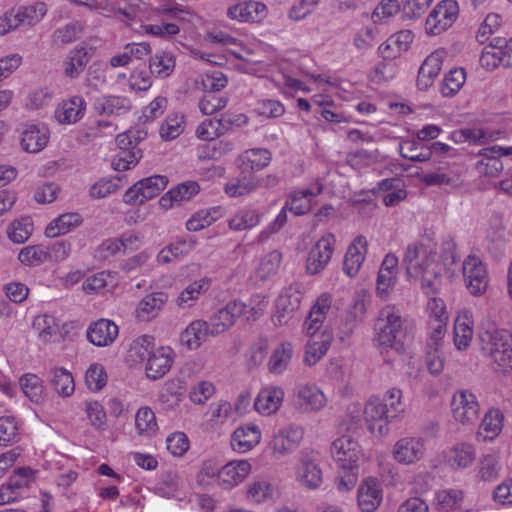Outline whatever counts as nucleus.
Instances as JSON below:
<instances>
[{
    "label": "nucleus",
    "instance_id": "nucleus-1",
    "mask_svg": "<svg viewBox=\"0 0 512 512\" xmlns=\"http://www.w3.org/2000/svg\"><path fill=\"white\" fill-rule=\"evenodd\" d=\"M403 265L409 278L421 280V289L427 296L440 290L442 266L433 245L419 242L409 244L404 252Z\"/></svg>",
    "mask_w": 512,
    "mask_h": 512
},
{
    "label": "nucleus",
    "instance_id": "nucleus-20",
    "mask_svg": "<svg viewBox=\"0 0 512 512\" xmlns=\"http://www.w3.org/2000/svg\"><path fill=\"white\" fill-rule=\"evenodd\" d=\"M175 353L168 346L155 349L147 358L145 372L149 379L158 380L169 372L174 362Z\"/></svg>",
    "mask_w": 512,
    "mask_h": 512
},
{
    "label": "nucleus",
    "instance_id": "nucleus-38",
    "mask_svg": "<svg viewBox=\"0 0 512 512\" xmlns=\"http://www.w3.org/2000/svg\"><path fill=\"white\" fill-rule=\"evenodd\" d=\"M279 183V178L276 175L269 174L265 177L260 178L257 182L253 181H231L226 184L225 192L230 197H238L249 194L254 191L257 187L272 188Z\"/></svg>",
    "mask_w": 512,
    "mask_h": 512
},
{
    "label": "nucleus",
    "instance_id": "nucleus-46",
    "mask_svg": "<svg viewBox=\"0 0 512 512\" xmlns=\"http://www.w3.org/2000/svg\"><path fill=\"white\" fill-rule=\"evenodd\" d=\"M399 152L403 158L414 162H425L432 156L431 148L415 139L401 141L399 143Z\"/></svg>",
    "mask_w": 512,
    "mask_h": 512
},
{
    "label": "nucleus",
    "instance_id": "nucleus-51",
    "mask_svg": "<svg viewBox=\"0 0 512 512\" xmlns=\"http://www.w3.org/2000/svg\"><path fill=\"white\" fill-rule=\"evenodd\" d=\"M155 339L151 335H142L137 337L130 345L128 358L133 362H144L150 357L155 349Z\"/></svg>",
    "mask_w": 512,
    "mask_h": 512
},
{
    "label": "nucleus",
    "instance_id": "nucleus-13",
    "mask_svg": "<svg viewBox=\"0 0 512 512\" xmlns=\"http://www.w3.org/2000/svg\"><path fill=\"white\" fill-rule=\"evenodd\" d=\"M479 409L477 397L472 392L460 390L454 393L451 410L455 421L464 425L474 424L479 417Z\"/></svg>",
    "mask_w": 512,
    "mask_h": 512
},
{
    "label": "nucleus",
    "instance_id": "nucleus-52",
    "mask_svg": "<svg viewBox=\"0 0 512 512\" xmlns=\"http://www.w3.org/2000/svg\"><path fill=\"white\" fill-rule=\"evenodd\" d=\"M261 221V214L252 208H243L233 215L228 225L234 231H243L257 226Z\"/></svg>",
    "mask_w": 512,
    "mask_h": 512
},
{
    "label": "nucleus",
    "instance_id": "nucleus-32",
    "mask_svg": "<svg viewBox=\"0 0 512 512\" xmlns=\"http://www.w3.org/2000/svg\"><path fill=\"white\" fill-rule=\"evenodd\" d=\"M284 399V390L278 386H267L258 393L254 407L262 415L269 416L275 413Z\"/></svg>",
    "mask_w": 512,
    "mask_h": 512
},
{
    "label": "nucleus",
    "instance_id": "nucleus-53",
    "mask_svg": "<svg viewBox=\"0 0 512 512\" xmlns=\"http://www.w3.org/2000/svg\"><path fill=\"white\" fill-rule=\"evenodd\" d=\"M16 16L19 17L22 27H32L39 23L47 13L44 2H36L29 6L16 8Z\"/></svg>",
    "mask_w": 512,
    "mask_h": 512
},
{
    "label": "nucleus",
    "instance_id": "nucleus-39",
    "mask_svg": "<svg viewBox=\"0 0 512 512\" xmlns=\"http://www.w3.org/2000/svg\"><path fill=\"white\" fill-rule=\"evenodd\" d=\"M473 319L471 312L465 310L458 314L454 323V344L458 350H465L473 337Z\"/></svg>",
    "mask_w": 512,
    "mask_h": 512
},
{
    "label": "nucleus",
    "instance_id": "nucleus-58",
    "mask_svg": "<svg viewBox=\"0 0 512 512\" xmlns=\"http://www.w3.org/2000/svg\"><path fill=\"white\" fill-rule=\"evenodd\" d=\"M476 457L475 448L471 444L461 443L451 449L449 462L452 467L463 469L470 466Z\"/></svg>",
    "mask_w": 512,
    "mask_h": 512
},
{
    "label": "nucleus",
    "instance_id": "nucleus-62",
    "mask_svg": "<svg viewBox=\"0 0 512 512\" xmlns=\"http://www.w3.org/2000/svg\"><path fill=\"white\" fill-rule=\"evenodd\" d=\"M412 36L410 31H401L396 35L390 37L385 43L381 44L379 47V51L384 58H395L396 53H388V48H392L396 46L397 52L406 51L408 49V45L411 42Z\"/></svg>",
    "mask_w": 512,
    "mask_h": 512
},
{
    "label": "nucleus",
    "instance_id": "nucleus-21",
    "mask_svg": "<svg viewBox=\"0 0 512 512\" xmlns=\"http://www.w3.org/2000/svg\"><path fill=\"white\" fill-rule=\"evenodd\" d=\"M383 499L381 483L377 478L368 477L358 488V506L362 512H374Z\"/></svg>",
    "mask_w": 512,
    "mask_h": 512
},
{
    "label": "nucleus",
    "instance_id": "nucleus-59",
    "mask_svg": "<svg viewBox=\"0 0 512 512\" xmlns=\"http://www.w3.org/2000/svg\"><path fill=\"white\" fill-rule=\"evenodd\" d=\"M184 127V115L172 113L168 115L165 121L161 124L159 134L163 140L170 141L180 136L184 131Z\"/></svg>",
    "mask_w": 512,
    "mask_h": 512
},
{
    "label": "nucleus",
    "instance_id": "nucleus-3",
    "mask_svg": "<svg viewBox=\"0 0 512 512\" xmlns=\"http://www.w3.org/2000/svg\"><path fill=\"white\" fill-rule=\"evenodd\" d=\"M324 186L320 179L313 180L306 188L296 189L289 193L287 200L275 219L258 235V242H265L278 232L287 222V210L296 216L305 215L312 209L314 198L323 192Z\"/></svg>",
    "mask_w": 512,
    "mask_h": 512
},
{
    "label": "nucleus",
    "instance_id": "nucleus-34",
    "mask_svg": "<svg viewBox=\"0 0 512 512\" xmlns=\"http://www.w3.org/2000/svg\"><path fill=\"white\" fill-rule=\"evenodd\" d=\"M261 432L256 424L248 423L238 427L232 434L231 445L235 451L244 453L257 445Z\"/></svg>",
    "mask_w": 512,
    "mask_h": 512
},
{
    "label": "nucleus",
    "instance_id": "nucleus-31",
    "mask_svg": "<svg viewBox=\"0 0 512 512\" xmlns=\"http://www.w3.org/2000/svg\"><path fill=\"white\" fill-rule=\"evenodd\" d=\"M212 327L202 319L193 320L181 333V344L189 350L198 349L209 336H212Z\"/></svg>",
    "mask_w": 512,
    "mask_h": 512
},
{
    "label": "nucleus",
    "instance_id": "nucleus-49",
    "mask_svg": "<svg viewBox=\"0 0 512 512\" xmlns=\"http://www.w3.org/2000/svg\"><path fill=\"white\" fill-rule=\"evenodd\" d=\"M175 56L171 52L158 51L150 58V73L158 78H166L172 74L175 69Z\"/></svg>",
    "mask_w": 512,
    "mask_h": 512
},
{
    "label": "nucleus",
    "instance_id": "nucleus-7",
    "mask_svg": "<svg viewBox=\"0 0 512 512\" xmlns=\"http://www.w3.org/2000/svg\"><path fill=\"white\" fill-rule=\"evenodd\" d=\"M459 16V6L455 0L440 1L429 13L425 31L429 35H440L448 30Z\"/></svg>",
    "mask_w": 512,
    "mask_h": 512
},
{
    "label": "nucleus",
    "instance_id": "nucleus-18",
    "mask_svg": "<svg viewBox=\"0 0 512 512\" xmlns=\"http://www.w3.org/2000/svg\"><path fill=\"white\" fill-rule=\"evenodd\" d=\"M304 437L301 426L290 424L280 428L273 436L271 447L274 453L284 456L297 449Z\"/></svg>",
    "mask_w": 512,
    "mask_h": 512
},
{
    "label": "nucleus",
    "instance_id": "nucleus-55",
    "mask_svg": "<svg viewBox=\"0 0 512 512\" xmlns=\"http://www.w3.org/2000/svg\"><path fill=\"white\" fill-rule=\"evenodd\" d=\"M367 301L364 294H357L353 298L352 305L347 313V320L343 334L348 336L356 327L357 323L361 322L366 314Z\"/></svg>",
    "mask_w": 512,
    "mask_h": 512
},
{
    "label": "nucleus",
    "instance_id": "nucleus-44",
    "mask_svg": "<svg viewBox=\"0 0 512 512\" xmlns=\"http://www.w3.org/2000/svg\"><path fill=\"white\" fill-rule=\"evenodd\" d=\"M81 223L82 218L78 213H65L49 223L45 229V235L50 238H55L70 232Z\"/></svg>",
    "mask_w": 512,
    "mask_h": 512
},
{
    "label": "nucleus",
    "instance_id": "nucleus-5",
    "mask_svg": "<svg viewBox=\"0 0 512 512\" xmlns=\"http://www.w3.org/2000/svg\"><path fill=\"white\" fill-rule=\"evenodd\" d=\"M375 332V341L381 352L392 349L402 354L405 351L406 330L400 311L395 306L388 305L380 310Z\"/></svg>",
    "mask_w": 512,
    "mask_h": 512
},
{
    "label": "nucleus",
    "instance_id": "nucleus-28",
    "mask_svg": "<svg viewBox=\"0 0 512 512\" xmlns=\"http://www.w3.org/2000/svg\"><path fill=\"white\" fill-rule=\"evenodd\" d=\"M50 131L44 124L28 125L22 132L21 146L28 153H38L48 144Z\"/></svg>",
    "mask_w": 512,
    "mask_h": 512
},
{
    "label": "nucleus",
    "instance_id": "nucleus-61",
    "mask_svg": "<svg viewBox=\"0 0 512 512\" xmlns=\"http://www.w3.org/2000/svg\"><path fill=\"white\" fill-rule=\"evenodd\" d=\"M225 133L221 117L205 119L196 129L197 138L204 141H212Z\"/></svg>",
    "mask_w": 512,
    "mask_h": 512
},
{
    "label": "nucleus",
    "instance_id": "nucleus-16",
    "mask_svg": "<svg viewBox=\"0 0 512 512\" xmlns=\"http://www.w3.org/2000/svg\"><path fill=\"white\" fill-rule=\"evenodd\" d=\"M463 276L467 289L473 296L482 295L488 286V274L483 262L476 256H468L463 263Z\"/></svg>",
    "mask_w": 512,
    "mask_h": 512
},
{
    "label": "nucleus",
    "instance_id": "nucleus-19",
    "mask_svg": "<svg viewBox=\"0 0 512 512\" xmlns=\"http://www.w3.org/2000/svg\"><path fill=\"white\" fill-rule=\"evenodd\" d=\"M425 454V443L419 437H403L393 447L394 459L404 465H411L420 461Z\"/></svg>",
    "mask_w": 512,
    "mask_h": 512
},
{
    "label": "nucleus",
    "instance_id": "nucleus-2",
    "mask_svg": "<svg viewBox=\"0 0 512 512\" xmlns=\"http://www.w3.org/2000/svg\"><path fill=\"white\" fill-rule=\"evenodd\" d=\"M403 412L402 391L398 388L389 389L383 399L371 397L364 407L368 429L378 437L386 436L390 431V422Z\"/></svg>",
    "mask_w": 512,
    "mask_h": 512
},
{
    "label": "nucleus",
    "instance_id": "nucleus-23",
    "mask_svg": "<svg viewBox=\"0 0 512 512\" xmlns=\"http://www.w3.org/2000/svg\"><path fill=\"white\" fill-rule=\"evenodd\" d=\"M367 239L359 235L349 245L343 260V272L349 277H355L362 267L367 253Z\"/></svg>",
    "mask_w": 512,
    "mask_h": 512
},
{
    "label": "nucleus",
    "instance_id": "nucleus-64",
    "mask_svg": "<svg viewBox=\"0 0 512 512\" xmlns=\"http://www.w3.org/2000/svg\"><path fill=\"white\" fill-rule=\"evenodd\" d=\"M141 28L144 34L165 40L172 38L180 32V28L177 24L168 22L144 24Z\"/></svg>",
    "mask_w": 512,
    "mask_h": 512
},
{
    "label": "nucleus",
    "instance_id": "nucleus-35",
    "mask_svg": "<svg viewBox=\"0 0 512 512\" xmlns=\"http://www.w3.org/2000/svg\"><path fill=\"white\" fill-rule=\"evenodd\" d=\"M251 465L247 460L231 461L221 464L219 484L225 488H232L241 483L250 473Z\"/></svg>",
    "mask_w": 512,
    "mask_h": 512
},
{
    "label": "nucleus",
    "instance_id": "nucleus-42",
    "mask_svg": "<svg viewBox=\"0 0 512 512\" xmlns=\"http://www.w3.org/2000/svg\"><path fill=\"white\" fill-rule=\"evenodd\" d=\"M89 62L88 50L84 46H76L70 51L63 62V71L65 76L74 79L77 78L85 69Z\"/></svg>",
    "mask_w": 512,
    "mask_h": 512
},
{
    "label": "nucleus",
    "instance_id": "nucleus-37",
    "mask_svg": "<svg viewBox=\"0 0 512 512\" xmlns=\"http://www.w3.org/2000/svg\"><path fill=\"white\" fill-rule=\"evenodd\" d=\"M501 150L503 147L497 145L482 149L479 152L481 159L476 164L477 171L489 177L498 176L503 170V163L500 160Z\"/></svg>",
    "mask_w": 512,
    "mask_h": 512
},
{
    "label": "nucleus",
    "instance_id": "nucleus-8",
    "mask_svg": "<svg viewBox=\"0 0 512 512\" xmlns=\"http://www.w3.org/2000/svg\"><path fill=\"white\" fill-rule=\"evenodd\" d=\"M34 480L35 472L30 467L14 470L8 480L0 486V505L11 504L21 499Z\"/></svg>",
    "mask_w": 512,
    "mask_h": 512
},
{
    "label": "nucleus",
    "instance_id": "nucleus-36",
    "mask_svg": "<svg viewBox=\"0 0 512 512\" xmlns=\"http://www.w3.org/2000/svg\"><path fill=\"white\" fill-rule=\"evenodd\" d=\"M211 279L204 277L191 282L176 298V305L180 309H190L194 307L202 295L211 287Z\"/></svg>",
    "mask_w": 512,
    "mask_h": 512
},
{
    "label": "nucleus",
    "instance_id": "nucleus-45",
    "mask_svg": "<svg viewBox=\"0 0 512 512\" xmlns=\"http://www.w3.org/2000/svg\"><path fill=\"white\" fill-rule=\"evenodd\" d=\"M504 415L499 409H490L481 421L479 436L484 440H493L503 428Z\"/></svg>",
    "mask_w": 512,
    "mask_h": 512
},
{
    "label": "nucleus",
    "instance_id": "nucleus-56",
    "mask_svg": "<svg viewBox=\"0 0 512 512\" xmlns=\"http://www.w3.org/2000/svg\"><path fill=\"white\" fill-rule=\"evenodd\" d=\"M466 81V73L463 68H455L449 71L440 84V93L443 97H453L462 88Z\"/></svg>",
    "mask_w": 512,
    "mask_h": 512
},
{
    "label": "nucleus",
    "instance_id": "nucleus-63",
    "mask_svg": "<svg viewBox=\"0 0 512 512\" xmlns=\"http://www.w3.org/2000/svg\"><path fill=\"white\" fill-rule=\"evenodd\" d=\"M282 260V255L279 251L274 250L265 255L257 268V275L260 279L266 280L276 274Z\"/></svg>",
    "mask_w": 512,
    "mask_h": 512
},
{
    "label": "nucleus",
    "instance_id": "nucleus-41",
    "mask_svg": "<svg viewBox=\"0 0 512 512\" xmlns=\"http://www.w3.org/2000/svg\"><path fill=\"white\" fill-rule=\"evenodd\" d=\"M200 190L199 184L195 181H187L171 188L160 198V205L164 208H170L174 203L190 199Z\"/></svg>",
    "mask_w": 512,
    "mask_h": 512
},
{
    "label": "nucleus",
    "instance_id": "nucleus-10",
    "mask_svg": "<svg viewBox=\"0 0 512 512\" xmlns=\"http://www.w3.org/2000/svg\"><path fill=\"white\" fill-rule=\"evenodd\" d=\"M296 479L305 488L318 489L323 482L319 454L314 451H303L296 468Z\"/></svg>",
    "mask_w": 512,
    "mask_h": 512
},
{
    "label": "nucleus",
    "instance_id": "nucleus-47",
    "mask_svg": "<svg viewBox=\"0 0 512 512\" xmlns=\"http://www.w3.org/2000/svg\"><path fill=\"white\" fill-rule=\"evenodd\" d=\"M19 385L27 398L33 403L40 404L45 399V389L40 377L33 373H26L19 379Z\"/></svg>",
    "mask_w": 512,
    "mask_h": 512
},
{
    "label": "nucleus",
    "instance_id": "nucleus-9",
    "mask_svg": "<svg viewBox=\"0 0 512 512\" xmlns=\"http://www.w3.org/2000/svg\"><path fill=\"white\" fill-rule=\"evenodd\" d=\"M481 64L487 69H495L499 66L512 67V37H493L487 47L482 51Z\"/></svg>",
    "mask_w": 512,
    "mask_h": 512
},
{
    "label": "nucleus",
    "instance_id": "nucleus-25",
    "mask_svg": "<svg viewBox=\"0 0 512 512\" xmlns=\"http://www.w3.org/2000/svg\"><path fill=\"white\" fill-rule=\"evenodd\" d=\"M86 112V101L82 96L75 95L63 100L55 110V118L60 124H75Z\"/></svg>",
    "mask_w": 512,
    "mask_h": 512
},
{
    "label": "nucleus",
    "instance_id": "nucleus-26",
    "mask_svg": "<svg viewBox=\"0 0 512 512\" xmlns=\"http://www.w3.org/2000/svg\"><path fill=\"white\" fill-rule=\"evenodd\" d=\"M94 110L105 116H123L132 108L131 100L121 95H102L95 99Z\"/></svg>",
    "mask_w": 512,
    "mask_h": 512
},
{
    "label": "nucleus",
    "instance_id": "nucleus-24",
    "mask_svg": "<svg viewBox=\"0 0 512 512\" xmlns=\"http://www.w3.org/2000/svg\"><path fill=\"white\" fill-rule=\"evenodd\" d=\"M268 14L267 6L258 1H244L231 6L227 11L230 19L240 22H261Z\"/></svg>",
    "mask_w": 512,
    "mask_h": 512
},
{
    "label": "nucleus",
    "instance_id": "nucleus-15",
    "mask_svg": "<svg viewBox=\"0 0 512 512\" xmlns=\"http://www.w3.org/2000/svg\"><path fill=\"white\" fill-rule=\"evenodd\" d=\"M335 242V236L327 233L312 246L306 259V270L309 274L316 275L325 269L331 260Z\"/></svg>",
    "mask_w": 512,
    "mask_h": 512
},
{
    "label": "nucleus",
    "instance_id": "nucleus-40",
    "mask_svg": "<svg viewBox=\"0 0 512 512\" xmlns=\"http://www.w3.org/2000/svg\"><path fill=\"white\" fill-rule=\"evenodd\" d=\"M294 355V345L290 341L280 342L273 350L268 361V370L272 374L280 375L289 366Z\"/></svg>",
    "mask_w": 512,
    "mask_h": 512
},
{
    "label": "nucleus",
    "instance_id": "nucleus-30",
    "mask_svg": "<svg viewBox=\"0 0 512 512\" xmlns=\"http://www.w3.org/2000/svg\"><path fill=\"white\" fill-rule=\"evenodd\" d=\"M331 309V296L327 293L321 294L315 304L312 306L308 317L306 318L303 331L306 335H313L319 331L322 324Z\"/></svg>",
    "mask_w": 512,
    "mask_h": 512
},
{
    "label": "nucleus",
    "instance_id": "nucleus-17",
    "mask_svg": "<svg viewBox=\"0 0 512 512\" xmlns=\"http://www.w3.org/2000/svg\"><path fill=\"white\" fill-rule=\"evenodd\" d=\"M333 458L343 470H356L361 451L359 444L349 435L337 438L331 446Z\"/></svg>",
    "mask_w": 512,
    "mask_h": 512
},
{
    "label": "nucleus",
    "instance_id": "nucleus-29",
    "mask_svg": "<svg viewBox=\"0 0 512 512\" xmlns=\"http://www.w3.org/2000/svg\"><path fill=\"white\" fill-rule=\"evenodd\" d=\"M168 299L167 294L163 292H155L142 298L134 311V315L138 321L148 322L155 319L162 311Z\"/></svg>",
    "mask_w": 512,
    "mask_h": 512
},
{
    "label": "nucleus",
    "instance_id": "nucleus-6",
    "mask_svg": "<svg viewBox=\"0 0 512 512\" xmlns=\"http://www.w3.org/2000/svg\"><path fill=\"white\" fill-rule=\"evenodd\" d=\"M481 349L501 373L512 370V333L506 329L488 328L480 333Z\"/></svg>",
    "mask_w": 512,
    "mask_h": 512
},
{
    "label": "nucleus",
    "instance_id": "nucleus-57",
    "mask_svg": "<svg viewBox=\"0 0 512 512\" xmlns=\"http://www.w3.org/2000/svg\"><path fill=\"white\" fill-rule=\"evenodd\" d=\"M33 233V222L30 217H21L14 220L7 227L8 238L16 244L26 242Z\"/></svg>",
    "mask_w": 512,
    "mask_h": 512
},
{
    "label": "nucleus",
    "instance_id": "nucleus-33",
    "mask_svg": "<svg viewBox=\"0 0 512 512\" xmlns=\"http://www.w3.org/2000/svg\"><path fill=\"white\" fill-rule=\"evenodd\" d=\"M307 336L310 339L305 346L304 363L312 366L326 355L331 346L333 336L328 331Z\"/></svg>",
    "mask_w": 512,
    "mask_h": 512
},
{
    "label": "nucleus",
    "instance_id": "nucleus-50",
    "mask_svg": "<svg viewBox=\"0 0 512 512\" xmlns=\"http://www.w3.org/2000/svg\"><path fill=\"white\" fill-rule=\"evenodd\" d=\"M50 384L53 389L62 397L71 396L75 390L74 379L72 374L60 367H55L50 370Z\"/></svg>",
    "mask_w": 512,
    "mask_h": 512
},
{
    "label": "nucleus",
    "instance_id": "nucleus-22",
    "mask_svg": "<svg viewBox=\"0 0 512 512\" xmlns=\"http://www.w3.org/2000/svg\"><path fill=\"white\" fill-rule=\"evenodd\" d=\"M445 54L444 50L438 49L426 57L418 71L417 87L419 90L427 91L433 85L441 71Z\"/></svg>",
    "mask_w": 512,
    "mask_h": 512
},
{
    "label": "nucleus",
    "instance_id": "nucleus-11",
    "mask_svg": "<svg viewBox=\"0 0 512 512\" xmlns=\"http://www.w3.org/2000/svg\"><path fill=\"white\" fill-rule=\"evenodd\" d=\"M292 403L302 412H318L326 406L327 398L317 385L300 383L293 389Z\"/></svg>",
    "mask_w": 512,
    "mask_h": 512
},
{
    "label": "nucleus",
    "instance_id": "nucleus-4",
    "mask_svg": "<svg viewBox=\"0 0 512 512\" xmlns=\"http://www.w3.org/2000/svg\"><path fill=\"white\" fill-rule=\"evenodd\" d=\"M266 306L265 296L259 294L251 298L249 306L240 300L228 302L224 307L215 312L208 322L212 327V336H217L227 331L234 325L237 318L244 317L248 321L256 320L264 313Z\"/></svg>",
    "mask_w": 512,
    "mask_h": 512
},
{
    "label": "nucleus",
    "instance_id": "nucleus-14",
    "mask_svg": "<svg viewBox=\"0 0 512 512\" xmlns=\"http://www.w3.org/2000/svg\"><path fill=\"white\" fill-rule=\"evenodd\" d=\"M133 138H136L133 130L121 133L116 138L119 148L118 154L112 161L116 171H125L135 166L142 157L141 150L136 146Z\"/></svg>",
    "mask_w": 512,
    "mask_h": 512
},
{
    "label": "nucleus",
    "instance_id": "nucleus-48",
    "mask_svg": "<svg viewBox=\"0 0 512 512\" xmlns=\"http://www.w3.org/2000/svg\"><path fill=\"white\" fill-rule=\"evenodd\" d=\"M222 462L217 457L204 459L196 475V481L200 486L207 487L220 480Z\"/></svg>",
    "mask_w": 512,
    "mask_h": 512
},
{
    "label": "nucleus",
    "instance_id": "nucleus-54",
    "mask_svg": "<svg viewBox=\"0 0 512 512\" xmlns=\"http://www.w3.org/2000/svg\"><path fill=\"white\" fill-rule=\"evenodd\" d=\"M135 426L138 434L151 437L158 430V423L154 411L143 406L138 409L135 415Z\"/></svg>",
    "mask_w": 512,
    "mask_h": 512
},
{
    "label": "nucleus",
    "instance_id": "nucleus-60",
    "mask_svg": "<svg viewBox=\"0 0 512 512\" xmlns=\"http://www.w3.org/2000/svg\"><path fill=\"white\" fill-rule=\"evenodd\" d=\"M18 260L25 266H39L47 262L46 246L42 244L25 246L20 250Z\"/></svg>",
    "mask_w": 512,
    "mask_h": 512
},
{
    "label": "nucleus",
    "instance_id": "nucleus-12",
    "mask_svg": "<svg viewBox=\"0 0 512 512\" xmlns=\"http://www.w3.org/2000/svg\"><path fill=\"white\" fill-rule=\"evenodd\" d=\"M167 184L168 178L164 175H153L144 178L126 191L124 201L133 205L141 204L159 195Z\"/></svg>",
    "mask_w": 512,
    "mask_h": 512
},
{
    "label": "nucleus",
    "instance_id": "nucleus-27",
    "mask_svg": "<svg viewBox=\"0 0 512 512\" xmlns=\"http://www.w3.org/2000/svg\"><path fill=\"white\" fill-rule=\"evenodd\" d=\"M118 333V326L114 322L108 319H100L88 327L87 339L95 346L105 347L115 341Z\"/></svg>",
    "mask_w": 512,
    "mask_h": 512
},
{
    "label": "nucleus",
    "instance_id": "nucleus-43",
    "mask_svg": "<svg viewBox=\"0 0 512 512\" xmlns=\"http://www.w3.org/2000/svg\"><path fill=\"white\" fill-rule=\"evenodd\" d=\"M239 160L244 171H260L270 164L272 154L265 148H252L244 151Z\"/></svg>",
    "mask_w": 512,
    "mask_h": 512
}]
</instances>
